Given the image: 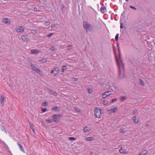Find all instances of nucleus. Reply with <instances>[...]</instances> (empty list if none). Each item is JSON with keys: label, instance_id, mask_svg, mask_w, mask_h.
I'll return each instance as SVG.
<instances>
[{"label": "nucleus", "instance_id": "obj_1", "mask_svg": "<svg viewBox=\"0 0 155 155\" xmlns=\"http://www.w3.org/2000/svg\"><path fill=\"white\" fill-rule=\"evenodd\" d=\"M119 58H116L117 63L118 66L119 78L121 79L125 78L126 76L123 71L121 73V71L124 69V64L123 61L121 58V54L120 50H119Z\"/></svg>", "mask_w": 155, "mask_h": 155}, {"label": "nucleus", "instance_id": "obj_2", "mask_svg": "<svg viewBox=\"0 0 155 155\" xmlns=\"http://www.w3.org/2000/svg\"><path fill=\"white\" fill-rule=\"evenodd\" d=\"M83 25L84 28L86 30V32H91L93 30V27L86 21L83 22Z\"/></svg>", "mask_w": 155, "mask_h": 155}, {"label": "nucleus", "instance_id": "obj_3", "mask_svg": "<svg viewBox=\"0 0 155 155\" xmlns=\"http://www.w3.org/2000/svg\"><path fill=\"white\" fill-rule=\"evenodd\" d=\"M94 115L97 118H99L101 117V110L98 107H96L94 109Z\"/></svg>", "mask_w": 155, "mask_h": 155}, {"label": "nucleus", "instance_id": "obj_4", "mask_svg": "<svg viewBox=\"0 0 155 155\" xmlns=\"http://www.w3.org/2000/svg\"><path fill=\"white\" fill-rule=\"evenodd\" d=\"M61 116V115L59 114H54L53 115L52 117L54 119V121L57 122L58 121Z\"/></svg>", "mask_w": 155, "mask_h": 155}, {"label": "nucleus", "instance_id": "obj_5", "mask_svg": "<svg viewBox=\"0 0 155 155\" xmlns=\"http://www.w3.org/2000/svg\"><path fill=\"white\" fill-rule=\"evenodd\" d=\"M31 69L35 71L37 73L40 74V70L37 68L35 65L32 64L31 65Z\"/></svg>", "mask_w": 155, "mask_h": 155}, {"label": "nucleus", "instance_id": "obj_6", "mask_svg": "<svg viewBox=\"0 0 155 155\" xmlns=\"http://www.w3.org/2000/svg\"><path fill=\"white\" fill-rule=\"evenodd\" d=\"M2 22L7 25H9L10 23L11 20L10 18H5L3 20Z\"/></svg>", "mask_w": 155, "mask_h": 155}, {"label": "nucleus", "instance_id": "obj_7", "mask_svg": "<svg viewBox=\"0 0 155 155\" xmlns=\"http://www.w3.org/2000/svg\"><path fill=\"white\" fill-rule=\"evenodd\" d=\"M110 91L102 93V96L103 98H105L109 96L110 94Z\"/></svg>", "mask_w": 155, "mask_h": 155}, {"label": "nucleus", "instance_id": "obj_8", "mask_svg": "<svg viewBox=\"0 0 155 155\" xmlns=\"http://www.w3.org/2000/svg\"><path fill=\"white\" fill-rule=\"evenodd\" d=\"M54 70V74L55 75H57L58 73L60 70V68L59 67H57L54 68L53 69Z\"/></svg>", "mask_w": 155, "mask_h": 155}, {"label": "nucleus", "instance_id": "obj_9", "mask_svg": "<svg viewBox=\"0 0 155 155\" xmlns=\"http://www.w3.org/2000/svg\"><path fill=\"white\" fill-rule=\"evenodd\" d=\"M31 52L34 54H38L39 53L40 51L37 49H33L31 50Z\"/></svg>", "mask_w": 155, "mask_h": 155}, {"label": "nucleus", "instance_id": "obj_10", "mask_svg": "<svg viewBox=\"0 0 155 155\" xmlns=\"http://www.w3.org/2000/svg\"><path fill=\"white\" fill-rule=\"evenodd\" d=\"M21 38L24 41H28V36L26 35H22L21 36Z\"/></svg>", "mask_w": 155, "mask_h": 155}, {"label": "nucleus", "instance_id": "obj_11", "mask_svg": "<svg viewBox=\"0 0 155 155\" xmlns=\"http://www.w3.org/2000/svg\"><path fill=\"white\" fill-rule=\"evenodd\" d=\"M0 103L1 104H3V105H4L5 98L2 95H0Z\"/></svg>", "mask_w": 155, "mask_h": 155}, {"label": "nucleus", "instance_id": "obj_12", "mask_svg": "<svg viewBox=\"0 0 155 155\" xmlns=\"http://www.w3.org/2000/svg\"><path fill=\"white\" fill-rule=\"evenodd\" d=\"M100 10L102 13H104L106 11V8L104 6L101 7L100 8Z\"/></svg>", "mask_w": 155, "mask_h": 155}, {"label": "nucleus", "instance_id": "obj_13", "mask_svg": "<svg viewBox=\"0 0 155 155\" xmlns=\"http://www.w3.org/2000/svg\"><path fill=\"white\" fill-rule=\"evenodd\" d=\"M90 131V129L88 127H84V133L89 132Z\"/></svg>", "mask_w": 155, "mask_h": 155}, {"label": "nucleus", "instance_id": "obj_14", "mask_svg": "<svg viewBox=\"0 0 155 155\" xmlns=\"http://www.w3.org/2000/svg\"><path fill=\"white\" fill-rule=\"evenodd\" d=\"M39 61L42 64L46 62L47 61V60L46 58H44L41 60H39Z\"/></svg>", "mask_w": 155, "mask_h": 155}, {"label": "nucleus", "instance_id": "obj_15", "mask_svg": "<svg viewBox=\"0 0 155 155\" xmlns=\"http://www.w3.org/2000/svg\"><path fill=\"white\" fill-rule=\"evenodd\" d=\"M48 89L49 90V92L52 94L54 95L55 96L57 95V94L56 92L53 91L51 89L48 88Z\"/></svg>", "mask_w": 155, "mask_h": 155}, {"label": "nucleus", "instance_id": "obj_16", "mask_svg": "<svg viewBox=\"0 0 155 155\" xmlns=\"http://www.w3.org/2000/svg\"><path fill=\"white\" fill-rule=\"evenodd\" d=\"M17 144L19 147L20 150L22 152L25 153V151L22 148L21 145L20 144L18 143H17Z\"/></svg>", "mask_w": 155, "mask_h": 155}, {"label": "nucleus", "instance_id": "obj_17", "mask_svg": "<svg viewBox=\"0 0 155 155\" xmlns=\"http://www.w3.org/2000/svg\"><path fill=\"white\" fill-rule=\"evenodd\" d=\"M132 120H133V122L134 123H135L137 124L139 122V120L137 119L136 118V117L134 116L132 118Z\"/></svg>", "mask_w": 155, "mask_h": 155}, {"label": "nucleus", "instance_id": "obj_18", "mask_svg": "<svg viewBox=\"0 0 155 155\" xmlns=\"http://www.w3.org/2000/svg\"><path fill=\"white\" fill-rule=\"evenodd\" d=\"M0 128L3 131L6 132V129L5 128V127L3 125L1 124H0Z\"/></svg>", "mask_w": 155, "mask_h": 155}, {"label": "nucleus", "instance_id": "obj_19", "mask_svg": "<svg viewBox=\"0 0 155 155\" xmlns=\"http://www.w3.org/2000/svg\"><path fill=\"white\" fill-rule=\"evenodd\" d=\"M22 26H19V27H18L16 28L15 29L16 30V31L18 32H21V29L22 28Z\"/></svg>", "mask_w": 155, "mask_h": 155}, {"label": "nucleus", "instance_id": "obj_20", "mask_svg": "<svg viewBox=\"0 0 155 155\" xmlns=\"http://www.w3.org/2000/svg\"><path fill=\"white\" fill-rule=\"evenodd\" d=\"M117 108L116 107L114 108H112L110 110L111 112H112L116 113L117 111Z\"/></svg>", "mask_w": 155, "mask_h": 155}, {"label": "nucleus", "instance_id": "obj_21", "mask_svg": "<svg viewBox=\"0 0 155 155\" xmlns=\"http://www.w3.org/2000/svg\"><path fill=\"white\" fill-rule=\"evenodd\" d=\"M94 138L93 137H88L86 139V140L87 141H90L92 140H94Z\"/></svg>", "mask_w": 155, "mask_h": 155}, {"label": "nucleus", "instance_id": "obj_22", "mask_svg": "<svg viewBox=\"0 0 155 155\" xmlns=\"http://www.w3.org/2000/svg\"><path fill=\"white\" fill-rule=\"evenodd\" d=\"M127 97L126 96H123L121 97V98L120 99V101H125L126 98Z\"/></svg>", "mask_w": 155, "mask_h": 155}, {"label": "nucleus", "instance_id": "obj_23", "mask_svg": "<svg viewBox=\"0 0 155 155\" xmlns=\"http://www.w3.org/2000/svg\"><path fill=\"white\" fill-rule=\"evenodd\" d=\"M66 66L65 65H63L62 67V68L61 69V71L62 72H64V70H65L66 68Z\"/></svg>", "mask_w": 155, "mask_h": 155}, {"label": "nucleus", "instance_id": "obj_24", "mask_svg": "<svg viewBox=\"0 0 155 155\" xmlns=\"http://www.w3.org/2000/svg\"><path fill=\"white\" fill-rule=\"evenodd\" d=\"M49 50L50 51H54V50H56V49L54 46L51 47V48H50L49 49Z\"/></svg>", "mask_w": 155, "mask_h": 155}, {"label": "nucleus", "instance_id": "obj_25", "mask_svg": "<svg viewBox=\"0 0 155 155\" xmlns=\"http://www.w3.org/2000/svg\"><path fill=\"white\" fill-rule=\"evenodd\" d=\"M72 45H69L67 47V49L68 50H70L72 49Z\"/></svg>", "mask_w": 155, "mask_h": 155}, {"label": "nucleus", "instance_id": "obj_26", "mask_svg": "<svg viewBox=\"0 0 155 155\" xmlns=\"http://www.w3.org/2000/svg\"><path fill=\"white\" fill-rule=\"evenodd\" d=\"M50 23L49 22L47 21L44 23V25L45 26H48L50 25Z\"/></svg>", "mask_w": 155, "mask_h": 155}, {"label": "nucleus", "instance_id": "obj_27", "mask_svg": "<svg viewBox=\"0 0 155 155\" xmlns=\"http://www.w3.org/2000/svg\"><path fill=\"white\" fill-rule=\"evenodd\" d=\"M119 34H117L115 37V40L117 41L118 40V38H119Z\"/></svg>", "mask_w": 155, "mask_h": 155}, {"label": "nucleus", "instance_id": "obj_28", "mask_svg": "<svg viewBox=\"0 0 155 155\" xmlns=\"http://www.w3.org/2000/svg\"><path fill=\"white\" fill-rule=\"evenodd\" d=\"M103 103L104 105H106L108 103V102L107 100H104L103 101Z\"/></svg>", "mask_w": 155, "mask_h": 155}, {"label": "nucleus", "instance_id": "obj_29", "mask_svg": "<svg viewBox=\"0 0 155 155\" xmlns=\"http://www.w3.org/2000/svg\"><path fill=\"white\" fill-rule=\"evenodd\" d=\"M42 105L43 106L46 107L48 105V104L47 102H44L42 103Z\"/></svg>", "mask_w": 155, "mask_h": 155}, {"label": "nucleus", "instance_id": "obj_30", "mask_svg": "<svg viewBox=\"0 0 155 155\" xmlns=\"http://www.w3.org/2000/svg\"><path fill=\"white\" fill-rule=\"evenodd\" d=\"M140 84L142 85H144V81L141 79H140Z\"/></svg>", "mask_w": 155, "mask_h": 155}, {"label": "nucleus", "instance_id": "obj_31", "mask_svg": "<svg viewBox=\"0 0 155 155\" xmlns=\"http://www.w3.org/2000/svg\"><path fill=\"white\" fill-rule=\"evenodd\" d=\"M30 127L31 129H34L35 128V127L34 126V125L33 124H31L30 123H29Z\"/></svg>", "mask_w": 155, "mask_h": 155}, {"label": "nucleus", "instance_id": "obj_32", "mask_svg": "<svg viewBox=\"0 0 155 155\" xmlns=\"http://www.w3.org/2000/svg\"><path fill=\"white\" fill-rule=\"evenodd\" d=\"M58 108H59L58 107H54L52 108V109L53 110L57 111L58 110H57Z\"/></svg>", "mask_w": 155, "mask_h": 155}, {"label": "nucleus", "instance_id": "obj_33", "mask_svg": "<svg viewBox=\"0 0 155 155\" xmlns=\"http://www.w3.org/2000/svg\"><path fill=\"white\" fill-rule=\"evenodd\" d=\"M120 133L123 134L125 133V131H124V130L122 128L120 129Z\"/></svg>", "mask_w": 155, "mask_h": 155}, {"label": "nucleus", "instance_id": "obj_34", "mask_svg": "<svg viewBox=\"0 0 155 155\" xmlns=\"http://www.w3.org/2000/svg\"><path fill=\"white\" fill-rule=\"evenodd\" d=\"M68 139L69 140H75L76 139L74 137H69Z\"/></svg>", "mask_w": 155, "mask_h": 155}, {"label": "nucleus", "instance_id": "obj_35", "mask_svg": "<svg viewBox=\"0 0 155 155\" xmlns=\"http://www.w3.org/2000/svg\"><path fill=\"white\" fill-rule=\"evenodd\" d=\"M119 152L120 153H125V152H124V150L121 149H120L119 150Z\"/></svg>", "mask_w": 155, "mask_h": 155}, {"label": "nucleus", "instance_id": "obj_36", "mask_svg": "<svg viewBox=\"0 0 155 155\" xmlns=\"http://www.w3.org/2000/svg\"><path fill=\"white\" fill-rule=\"evenodd\" d=\"M46 121L48 123H51L53 122V120H52L47 119L46 120Z\"/></svg>", "mask_w": 155, "mask_h": 155}, {"label": "nucleus", "instance_id": "obj_37", "mask_svg": "<svg viewBox=\"0 0 155 155\" xmlns=\"http://www.w3.org/2000/svg\"><path fill=\"white\" fill-rule=\"evenodd\" d=\"M47 110V109L46 108H42V110H41V111L43 112H46Z\"/></svg>", "mask_w": 155, "mask_h": 155}, {"label": "nucleus", "instance_id": "obj_38", "mask_svg": "<svg viewBox=\"0 0 155 155\" xmlns=\"http://www.w3.org/2000/svg\"><path fill=\"white\" fill-rule=\"evenodd\" d=\"M72 80L74 81H76L78 80V79L75 78H72Z\"/></svg>", "mask_w": 155, "mask_h": 155}, {"label": "nucleus", "instance_id": "obj_39", "mask_svg": "<svg viewBox=\"0 0 155 155\" xmlns=\"http://www.w3.org/2000/svg\"><path fill=\"white\" fill-rule=\"evenodd\" d=\"M53 35V33H50L49 35H47L46 36L48 37H51L52 35Z\"/></svg>", "mask_w": 155, "mask_h": 155}, {"label": "nucleus", "instance_id": "obj_40", "mask_svg": "<svg viewBox=\"0 0 155 155\" xmlns=\"http://www.w3.org/2000/svg\"><path fill=\"white\" fill-rule=\"evenodd\" d=\"M31 32L32 33L35 34L36 33V31L34 30H32L31 31Z\"/></svg>", "mask_w": 155, "mask_h": 155}, {"label": "nucleus", "instance_id": "obj_41", "mask_svg": "<svg viewBox=\"0 0 155 155\" xmlns=\"http://www.w3.org/2000/svg\"><path fill=\"white\" fill-rule=\"evenodd\" d=\"M130 7L132 9H134L135 10H136V8H135V7L133 6H132L130 5Z\"/></svg>", "mask_w": 155, "mask_h": 155}, {"label": "nucleus", "instance_id": "obj_42", "mask_svg": "<svg viewBox=\"0 0 155 155\" xmlns=\"http://www.w3.org/2000/svg\"><path fill=\"white\" fill-rule=\"evenodd\" d=\"M137 110H134V112H133L132 114H133L134 115L137 112Z\"/></svg>", "mask_w": 155, "mask_h": 155}, {"label": "nucleus", "instance_id": "obj_43", "mask_svg": "<svg viewBox=\"0 0 155 155\" xmlns=\"http://www.w3.org/2000/svg\"><path fill=\"white\" fill-rule=\"evenodd\" d=\"M117 100V98L113 99H112L111 102H114L115 101H116Z\"/></svg>", "mask_w": 155, "mask_h": 155}, {"label": "nucleus", "instance_id": "obj_44", "mask_svg": "<svg viewBox=\"0 0 155 155\" xmlns=\"http://www.w3.org/2000/svg\"><path fill=\"white\" fill-rule=\"evenodd\" d=\"M75 110L76 111H77L78 112H80V110L78 108H77V107H75Z\"/></svg>", "mask_w": 155, "mask_h": 155}, {"label": "nucleus", "instance_id": "obj_45", "mask_svg": "<svg viewBox=\"0 0 155 155\" xmlns=\"http://www.w3.org/2000/svg\"><path fill=\"white\" fill-rule=\"evenodd\" d=\"M3 143L4 145L5 146L6 148L8 149L9 148V147H8V146L6 145V144L5 143V142H3Z\"/></svg>", "mask_w": 155, "mask_h": 155}, {"label": "nucleus", "instance_id": "obj_46", "mask_svg": "<svg viewBox=\"0 0 155 155\" xmlns=\"http://www.w3.org/2000/svg\"><path fill=\"white\" fill-rule=\"evenodd\" d=\"M65 8V6L63 4L61 5V9H64Z\"/></svg>", "mask_w": 155, "mask_h": 155}, {"label": "nucleus", "instance_id": "obj_47", "mask_svg": "<svg viewBox=\"0 0 155 155\" xmlns=\"http://www.w3.org/2000/svg\"><path fill=\"white\" fill-rule=\"evenodd\" d=\"M123 26L122 25V23H120V28L122 29L123 28Z\"/></svg>", "mask_w": 155, "mask_h": 155}, {"label": "nucleus", "instance_id": "obj_48", "mask_svg": "<svg viewBox=\"0 0 155 155\" xmlns=\"http://www.w3.org/2000/svg\"><path fill=\"white\" fill-rule=\"evenodd\" d=\"M51 27V28H54V27H56V25L54 24L53 25H52Z\"/></svg>", "mask_w": 155, "mask_h": 155}, {"label": "nucleus", "instance_id": "obj_49", "mask_svg": "<svg viewBox=\"0 0 155 155\" xmlns=\"http://www.w3.org/2000/svg\"><path fill=\"white\" fill-rule=\"evenodd\" d=\"M87 91L89 93H91L92 92V91L90 89H88Z\"/></svg>", "mask_w": 155, "mask_h": 155}, {"label": "nucleus", "instance_id": "obj_50", "mask_svg": "<svg viewBox=\"0 0 155 155\" xmlns=\"http://www.w3.org/2000/svg\"><path fill=\"white\" fill-rule=\"evenodd\" d=\"M32 130L33 131V132L34 133V134H36V133H35V128H34V129H32Z\"/></svg>", "mask_w": 155, "mask_h": 155}, {"label": "nucleus", "instance_id": "obj_51", "mask_svg": "<svg viewBox=\"0 0 155 155\" xmlns=\"http://www.w3.org/2000/svg\"><path fill=\"white\" fill-rule=\"evenodd\" d=\"M21 32H23L24 31V28H22V29L21 28Z\"/></svg>", "mask_w": 155, "mask_h": 155}, {"label": "nucleus", "instance_id": "obj_52", "mask_svg": "<svg viewBox=\"0 0 155 155\" xmlns=\"http://www.w3.org/2000/svg\"><path fill=\"white\" fill-rule=\"evenodd\" d=\"M54 70H52V71H51V74H54Z\"/></svg>", "mask_w": 155, "mask_h": 155}, {"label": "nucleus", "instance_id": "obj_53", "mask_svg": "<svg viewBox=\"0 0 155 155\" xmlns=\"http://www.w3.org/2000/svg\"><path fill=\"white\" fill-rule=\"evenodd\" d=\"M90 153L91 154H92L93 153L92 152H90Z\"/></svg>", "mask_w": 155, "mask_h": 155}, {"label": "nucleus", "instance_id": "obj_54", "mask_svg": "<svg viewBox=\"0 0 155 155\" xmlns=\"http://www.w3.org/2000/svg\"><path fill=\"white\" fill-rule=\"evenodd\" d=\"M117 46H119V44H117Z\"/></svg>", "mask_w": 155, "mask_h": 155}, {"label": "nucleus", "instance_id": "obj_55", "mask_svg": "<svg viewBox=\"0 0 155 155\" xmlns=\"http://www.w3.org/2000/svg\"><path fill=\"white\" fill-rule=\"evenodd\" d=\"M146 154L145 153H144L143 155H146Z\"/></svg>", "mask_w": 155, "mask_h": 155}, {"label": "nucleus", "instance_id": "obj_56", "mask_svg": "<svg viewBox=\"0 0 155 155\" xmlns=\"http://www.w3.org/2000/svg\"><path fill=\"white\" fill-rule=\"evenodd\" d=\"M126 1H128V0H125Z\"/></svg>", "mask_w": 155, "mask_h": 155}]
</instances>
